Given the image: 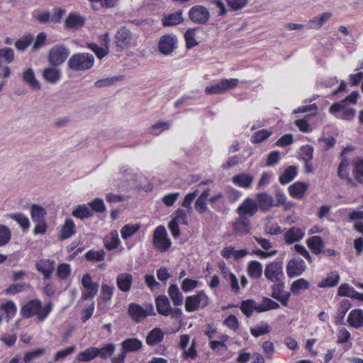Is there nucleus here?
Instances as JSON below:
<instances>
[{"label":"nucleus","mask_w":363,"mask_h":363,"mask_svg":"<svg viewBox=\"0 0 363 363\" xmlns=\"http://www.w3.org/2000/svg\"><path fill=\"white\" fill-rule=\"evenodd\" d=\"M304 232L297 227H292L289 229L284 235V240L288 244H292L302 239Z\"/></svg>","instance_id":"obj_21"},{"label":"nucleus","mask_w":363,"mask_h":363,"mask_svg":"<svg viewBox=\"0 0 363 363\" xmlns=\"http://www.w3.org/2000/svg\"><path fill=\"white\" fill-rule=\"evenodd\" d=\"M99 348L89 347L78 354V359L82 362H89L99 356Z\"/></svg>","instance_id":"obj_39"},{"label":"nucleus","mask_w":363,"mask_h":363,"mask_svg":"<svg viewBox=\"0 0 363 363\" xmlns=\"http://www.w3.org/2000/svg\"><path fill=\"white\" fill-rule=\"evenodd\" d=\"M258 313H262L271 309H276L279 307L278 303L267 297L263 298L262 303L258 304Z\"/></svg>","instance_id":"obj_44"},{"label":"nucleus","mask_w":363,"mask_h":363,"mask_svg":"<svg viewBox=\"0 0 363 363\" xmlns=\"http://www.w3.org/2000/svg\"><path fill=\"white\" fill-rule=\"evenodd\" d=\"M182 19V11H177L174 13L169 14L162 19V23H181Z\"/></svg>","instance_id":"obj_62"},{"label":"nucleus","mask_w":363,"mask_h":363,"mask_svg":"<svg viewBox=\"0 0 363 363\" xmlns=\"http://www.w3.org/2000/svg\"><path fill=\"white\" fill-rule=\"evenodd\" d=\"M189 16L194 23H206L209 18V13L203 6H196L190 9Z\"/></svg>","instance_id":"obj_15"},{"label":"nucleus","mask_w":363,"mask_h":363,"mask_svg":"<svg viewBox=\"0 0 363 363\" xmlns=\"http://www.w3.org/2000/svg\"><path fill=\"white\" fill-rule=\"evenodd\" d=\"M99 355L103 359L110 357L115 351V345L113 343H109L99 349Z\"/></svg>","instance_id":"obj_54"},{"label":"nucleus","mask_w":363,"mask_h":363,"mask_svg":"<svg viewBox=\"0 0 363 363\" xmlns=\"http://www.w3.org/2000/svg\"><path fill=\"white\" fill-rule=\"evenodd\" d=\"M270 331V327L267 323H265L264 325L257 326V328H252L250 329L251 334L255 337H258L262 335L269 333Z\"/></svg>","instance_id":"obj_58"},{"label":"nucleus","mask_w":363,"mask_h":363,"mask_svg":"<svg viewBox=\"0 0 363 363\" xmlns=\"http://www.w3.org/2000/svg\"><path fill=\"white\" fill-rule=\"evenodd\" d=\"M70 273L71 269L69 264L63 263L59 264L57 267V274L60 279H67L69 276Z\"/></svg>","instance_id":"obj_57"},{"label":"nucleus","mask_w":363,"mask_h":363,"mask_svg":"<svg viewBox=\"0 0 363 363\" xmlns=\"http://www.w3.org/2000/svg\"><path fill=\"white\" fill-rule=\"evenodd\" d=\"M169 122L168 121H158L152 125V133L157 135L162 130L169 129Z\"/></svg>","instance_id":"obj_61"},{"label":"nucleus","mask_w":363,"mask_h":363,"mask_svg":"<svg viewBox=\"0 0 363 363\" xmlns=\"http://www.w3.org/2000/svg\"><path fill=\"white\" fill-rule=\"evenodd\" d=\"M114 287L108 284H102L100 298L104 301H110L113 294Z\"/></svg>","instance_id":"obj_52"},{"label":"nucleus","mask_w":363,"mask_h":363,"mask_svg":"<svg viewBox=\"0 0 363 363\" xmlns=\"http://www.w3.org/2000/svg\"><path fill=\"white\" fill-rule=\"evenodd\" d=\"M168 294L174 306H181L183 303V296L176 284L169 286Z\"/></svg>","instance_id":"obj_34"},{"label":"nucleus","mask_w":363,"mask_h":363,"mask_svg":"<svg viewBox=\"0 0 363 363\" xmlns=\"http://www.w3.org/2000/svg\"><path fill=\"white\" fill-rule=\"evenodd\" d=\"M120 244V240L118 238V233L115 230L111 232L104 239L105 247L108 250H111L118 247Z\"/></svg>","instance_id":"obj_37"},{"label":"nucleus","mask_w":363,"mask_h":363,"mask_svg":"<svg viewBox=\"0 0 363 363\" xmlns=\"http://www.w3.org/2000/svg\"><path fill=\"white\" fill-rule=\"evenodd\" d=\"M340 281V276L337 274L332 272L326 278L322 279L318 286L320 288L333 287L335 286Z\"/></svg>","instance_id":"obj_40"},{"label":"nucleus","mask_w":363,"mask_h":363,"mask_svg":"<svg viewBox=\"0 0 363 363\" xmlns=\"http://www.w3.org/2000/svg\"><path fill=\"white\" fill-rule=\"evenodd\" d=\"M1 310L6 314L7 321L10 320L16 313V307L13 301H9L1 305Z\"/></svg>","instance_id":"obj_43"},{"label":"nucleus","mask_w":363,"mask_h":363,"mask_svg":"<svg viewBox=\"0 0 363 363\" xmlns=\"http://www.w3.org/2000/svg\"><path fill=\"white\" fill-rule=\"evenodd\" d=\"M115 38L116 46L123 50L130 44L133 34L125 26H122L118 30Z\"/></svg>","instance_id":"obj_13"},{"label":"nucleus","mask_w":363,"mask_h":363,"mask_svg":"<svg viewBox=\"0 0 363 363\" xmlns=\"http://www.w3.org/2000/svg\"><path fill=\"white\" fill-rule=\"evenodd\" d=\"M54 264L53 260L42 259L36 263V269L39 272L43 274L45 279H49L54 269Z\"/></svg>","instance_id":"obj_20"},{"label":"nucleus","mask_w":363,"mask_h":363,"mask_svg":"<svg viewBox=\"0 0 363 363\" xmlns=\"http://www.w3.org/2000/svg\"><path fill=\"white\" fill-rule=\"evenodd\" d=\"M310 287V283L303 279H298L294 281L291 285V291L294 294H298L301 290L308 289Z\"/></svg>","instance_id":"obj_42"},{"label":"nucleus","mask_w":363,"mask_h":363,"mask_svg":"<svg viewBox=\"0 0 363 363\" xmlns=\"http://www.w3.org/2000/svg\"><path fill=\"white\" fill-rule=\"evenodd\" d=\"M150 311L151 312L148 313L140 305L132 303L129 305L128 313L133 320L136 323H139L149 315H155V313L154 312L153 308L152 306L150 308Z\"/></svg>","instance_id":"obj_9"},{"label":"nucleus","mask_w":363,"mask_h":363,"mask_svg":"<svg viewBox=\"0 0 363 363\" xmlns=\"http://www.w3.org/2000/svg\"><path fill=\"white\" fill-rule=\"evenodd\" d=\"M352 174L356 182L363 184V158H357L352 162Z\"/></svg>","instance_id":"obj_29"},{"label":"nucleus","mask_w":363,"mask_h":363,"mask_svg":"<svg viewBox=\"0 0 363 363\" xmlns=\"http://www.w3.org/2000/svg\"><path fill=\"white\" fill-rule=\"evenodd\" d=\"M164 337V332L160 328H155L149 332L146 337V343L153 346L162 341Z\"/></svg>","instance_id":"obj_22"},{"label":"nucleus","mask_w":363,"mask_h":363,"mask_svg":"<svg viewBox=\"0 0 363 363\" xmlns=\"http://www.w3.org/2000/svg\"><path fill=\"white\" fill-rule=\"evenodd\" d=\"M284 282L277 283L272 286V291L271 296L281 302V303L286 306L290 298V293L284 291Z\"/></svg>","instance_id":"obj_16"},{"label":"nucleus","mask_w":363,"mask_h":363,"mask_svg":"<svg viewBox=\"0 0 363 363\" xmlns=\"http://www.w3.org/2000/svg\"><path fill=\"white\" fill-rule=\"evenodd\" d=\"M93 212L86 205H78L73 210L72 215L77 218L84 220L93 216Z\"/></svg>","instance_id":"obj_32"},{"label":"nucleus","mask_w":363,"mask_h":363,"mask_svg":"<svg viewBox=\"0 0 363 363\" xmlns=\"http://www.w3.org/2000/svg\"><path fill=\"white\" fill-rule=\"evenodd\" d=\"M154 246L162 252L167 251L171 246V241L167 236L164 226H158L153 233Z\"/></svg>","instance_id":"obj_7"},{"label":"nucleus","mask_w":363,"mask_h":363,"mask_svg":"<svg viewBox=\"0 0 363 363\" xmlns=\"http://www.w3.org/2000/svg\"><path fill=\"white\" fill-rule=\"evenodd\" d=\"M10 218L16 221L23 229H28L30 225L28 218L21 213L11 214Z\"/></svg>","instance_id":"obj_50"},{"label":"nucleus","mask_w":363,"mask_h":363,"mask_svg":"<svg viewBox=\"0 0 363 363\" xmlns=\"http://www.w3.org/2000/svg\"><path fill=\"white\" fill-rule=\"evenodd\" d=\"M23 80L31 86L33 89H40V84L35 77L34 72L32 68L27 69L23 73Z\"/></svg>","instance_id":"obj_31"},{"label":"nucleus","mask_w":363,"mask_h":363,"mask_svg":"<svg viewBox=\"0 0 363 363\" xmlns=\"http://www.w3.org/2000/svg\"><path fill=\"white\" fill-rule=\"evenodd\" d=\"M323 151H328L336 144V139L333 136L320 137L318 140Z\"/></svg>","instance_id":"obj_45"},{"label":"nucleus","mask_w":363,"mask_h":363,"mask_svg":"<svg viewBox=\"0 0 363 363\" xmlns=\"http://www.w3.org/2000/svg\"><path fill=\"white\" fill-rule=\"evenodd\" d=\"M264 276L268 280L273 283L277 284L283 282V262L277 261L268 264L264 269Z\"/></svg>","instance_id":"obj_5"},{"label":"nucleus","mask_w":363,"mask_h":363,"mask_svg":"<svg viewBox=\"0 0 363 363\" xmlns=\"http://www.w3.org/2000/svg\"><path fill=\"white\" fill-rule=\"evenodd\" d=\"M121 347L126 353H128L140 350L143 343L138 338H128L121 342Z\"/></svg>","instance_id":"obj_24"},{"label":"nucleus","mask_w":363,"mask_h":363,"mask_svg":"<svg viewBox=\"0 0 363 363\" xmlns=\"http://www.w3.org/2000/svg\"><path fill=\"white\" fill-rule=\"evenodd\" d=\"M251 230V223L248 218L242 216L235 219L233 225L234 234L237 235H244L250 233Z\"/></svg>","instance_id":"obj_14"},{"label":"nucleus","mask_w":363,"mask_h":363,"mask_svg":"<svg viewBox=\"0 0 363 363\" xmlns=\"http://www.w3.org/2000/svg\"><path fill=\"white\" fill-rule=\"evenodd\" d=\"M272 134V131H269L266 129H262L261 130L257 131L252 136V142L253 143H262L266 140Z\"/></svg>","instance_id":"obj_47"},{"label":"nucleus","mask_w":363,"mask_h":363,"mask_svg":"<svg viewBox=\"0 0 363 363\" xmlns=\"http://www.w3.org/2000/svg\"><path fill=\"white\" fill-rule=\"evenodd\" d=\"M52 308V303H48L42 308L39 300H32L26 303L21 309V314L25 318L37 315L39 320H43L50 313Z\"/></svg>","instance_id":"obj_1"},{"label":"nucleus","mask_w":363,"mask_h":363,"mask_svg":"<svg viewBox=\"0 0 363 363\" xmlns=\"http://www.w3.org/2000/svg\"><path fill=\"white\" fill-rule=\"evenodd\" d=\"M69 55V50L63 45H56L48 52V60L52 67L63 64Z\"/></svg>","instance_id":"obj_3"},{"label":"nucleus","mask_w":363,"mask_h":363,"mask_svg":"<svg viewBox=\"0 0 363 363\" xmlns=\"http://www.w3.org/2000/svg\"><path fill=\"white\" fill-rule=\"evenodd\" d=\"M46 210L38 204H33L30 207V216L33 222L45 221Z\"/></svg>","instance_id":"obj_26"},{"label":"nucleus","mask_w":363,"mask_h":363,"mask_svg":"<svg viewBox=\"0 0 363 363\" xmlns=\"http://www.w3.org/2000/svg\"><path fill=\"white\" fill-rule=\"evenodd\" d=\"M258 307L254 299L244 300L240 304V310L247 318L250 317L255 311L258 312Z\"/></svg>","instance_id":"obj_30"},{"label":"nucleus","mask_w":363,"mask_h":363,"mask_svg":"<svg viewBox=\"0 0 363 363\" xmlns=\"http://www.w3.org/2000/svg\"><path fill=\"white\" fill-rule=\"evenodd\" d=\"M1 58H4L8 64L14 60V52L11 48H0V67H1Z\"/></svg>","instance_id":"obj_49"},{"label":"nucleus","mask_w":363,"mask_h":363,"mask_svg":"<svg viewBox=\"0 0 363 363\" xmlns=\"http://www.w3.org/2000/svg\"><path fill=\"white\" fill-rule=\"evenodd\" d=\"M238 79H223L220 82L206 86L205 92L208 95L221 94L224 92L235 88L238 86Z\"/></svg>","instance_id":"obj_4"},{"label":"nucleus","mask_w":363,"mask_h":363,"mask_svg":"<svg viewBox=\"0 0 363 363\" xmlns=\"http://www.w3.org/2000/svg\"><path fill=\"white\" fill-rule=\"evenodd\" d=\"M297 174L295 166H289L284 172L280 176L279 182L281 184H286L291 182Z\"/></svg>","instance_id":"obj_41"},{"label":"nucleus","mask_w":363,"mask_h":363,"mask_svg":"<svg viewBox=\"0 0 363 363\" xmlns=\"http://www.w3.org/2000/svg\"><path fill=\"white\" fill-rule=\"evenodd\" d=\"M351 308V303L349 300L347 299H343L340 302V309L337 313V318L340 320V323H341V321L345 318V314L349 311V309Z\"/></svg>","instance_id":"obj_53"},{"label":"nucleus","mask_w":363,"mask_h":363,"mask_svg":"<svg viewBox=\"0 0 363 363\" xmlns=\"http://www.w3.org/2000/svg\"><path fill=\"white\" fill-rule=\"evenodd\" d=\"M140 228V225H125L121 230V236L123 239L126 240L133 236Z\"/></svg>","instance_id":"obj_46"},{"label":"nucleus","mask_w":363,"mask_h":363,"mask_svg":"<svg viewBox=\"0 0 363 363\" xmlns=\"http://www.w3.org/2000/svg\"><path fill=\"white\" fill-rule=\"evenodd\" d=\"M60 70L55 67L45 68L43 71V79L51 84H55L57 82L60 80Z\"/></svg>","instance_id":"obj_23"},{"label":"nucleus","mask_w":363,"mask_h":363,"mask_svg":"<svg viewBox=\"0 0 363 363\" xmlns=\"http://www.w3.org/2000/svg\"><path fill=\"white\" fill-rule=\"evenodd\" d=\"M33 41L31 36H25L23 38L18 40L16 43V48L19 50H24Z\"/></svg>","instance_id":"obj_63"},{"label":"nucleus","mask_w":363,"mask_h":363,"mask_svg":"<svg viewBox=\"0 0 363 363\" xmlns=\"http://www.w3.org/2000/svg\"><path fill=\"white\" fill-rule=\"evenodd\" d=\"M307 187L308 185L304 183L296 182L289 187V192L292 197L301 198L303 196Z\"/></svg>","instance_id":"obj_33"},{"label":"nucleus","mask_w":363,"mask_h":363,"mask_svg":"<svg viewBox=\"0 0 363 363\" xmlns=\"http://www.w3.org/2000/svg\"><path fill=\"white\" fill-rule=\"evenodd\" d=\"M177 39L176 36L166 34L162 35L158 43V50L162 55L171 54L177 47Z\"/></svg>","instance_id":"obj_8"},{"label":"nucleus","mask_w":363,"mask_h":363,"mask_svg":"<svg viewBox=\"0 0 363 363\" xmlns=\"http://www.w3.org/2000/svg\"><path fill=\"white\" fill-rule=\"evenodd\" d=\"M89 206L91 207V210L96 213H104L106 211V206L104 201L101 199L96 198L92 201L89 203Z\"/></svg>","instance_id":"obj_51"},{"label":"nucleus","mask_w":363,"mask_h":363,"mask_svg":"<svg viewBox=\"0 0 363 363\" xmlns=\"http://www.w3.org/2000/svg\"><path fill=\"white\" fill-rule=\"evenodd\" d=\"M85 257L88 261L100 262L105 259V252L104 250H89L85 254Z\"/></svg>","instance_id":"obj_48"},{"label":"nucleus","mask_w":363,"mask_h":363,"mask_svg":"<svg viewBox=\"0 0 363 363\" xmlns=\"http://www.w3.org/2000/svg\"><path fill=\"white\" fill-rule=\"evenodd\" d=\"M133 281V276L128 273H121L116 278L117 286L123 292H128L130 290Z\"/></svg>","instance_id":"obj_18"},{"label":"nucleus","mask_w":363,"mask_h":363,"mask_svg":"<svg viewBox=\"0 0 363 363\" xmlns=\"http://www.w3.org/2000/svg\"><path fill=\"white\" fill-rule=\"evenodd\" d=\"M302 159L306 163H308L313 159V147L311 145H305L301 148Z\"/></svg>","instance_id":"obj_59"},{"label":"nucleus","mask_w":363,"mask_h":363,"mask_svg":"<svg viewBox=\"0 0 363 363\" xmlns=\"http://www.w3.org/2000/svg\"><path fill=\"white\" fill-rule=\"evenodd\" d=\"M258 211L256 201L251 198L245 199L237 208V213L240 217L254 216Z\"/></svg>","instance_id":"obj_10"},{"label":"nucleus","mask_w":363,"mask_h":363,"mask_svg":"<svg viewBox=\"0 0 363 363\" xmlns=\"http://www.w3.org/2000/svg\"><path fill=\"white\" fill-rule=\"evenodd\" d=\"M201 29L199 27L188 29L185 34L184 38L186 41V48L187 49H191L200 43V36L199 34L201 32Z\"/></svg>","instance_id":"obj_17"},{"label":"nucleus","mask_w":363,"mask_h":363,"mask_svg":"<svg viewBox=\"0 0 363 363\" xmlns=\"http://www.w3.org/2000/svg\"><path fill=\"white\" fill-rule=\"evenodd\" d=\"M157 311L159 314L168 316L171 313V305L168 298L165 295L159 296L156 300Z\"/></svg>","instance_id":"obj_19"},{"label":"nucleus","mask_w":363,"mask_h":363,"mask_svg":"<svg viewBox=\"0 0 363 363\" xmlns=\"http://www.w3.org/2000/svg\"><path fill=\"white\" fill-rule=\"evenodd\" d=\"M350 325L355 328L363 326V311L361 309L352 310L347 319Z\"/></svg>","instance_id":"obj_25"},{"label":"nucleus","mask_w":363,"mask_h":363,"mask_svg":"<svg viewBox=\"0 0 363 363\" xmlns=\"http://www.w3.org/2000/svg\"><path fill=\"white\" fill-rule=\"evenodd\" d=\"M99 286H89V288H84L82 291V298L83 300L92 299L96 295L99 291Z\"/></svg>","instance_id":"obj_56"},{"label":"nucleus","mask_w":363,"mask_h":363,"mask_svg":"<svg viewBox=\"0 0 363 363\" xmlns=\"http://www.w3.org/2000/svg\"><path fill=\"white\" fill-rule=\"evenodd\" d=\"M307 245L315 255H319L323 252V248L325 245L323 240L320 236L314 235L308 238Z\"/></svg>","instance_id":"obj_27"},{"label":"nucleus","mask_w":363,"mask_h":363,"mask_svg":"<svg viewBox=\"0 0 363 363\" xmlns=\"http://www.w3.org/2000/svg\"><path fill=\"white\" fill-rule=\"evenodd\" d=\"M305 269V262L300 257L290 259L286 266V273L289 277L299 276Z\"/></svg>","instance_id":"obj_12"},{"label":"nucleus","mask_w":363,"mask_h":363,"mask_svg":"<svg viewBox=\"0 0 363 363\" xmlns=\"http://www.w3.org/2000/svg\"><path fill=\"white\" fill-rule=\"evenodd\" d=\"M104 40L105 41V47L104 48H101L95 43H89V48L96 54V55L99 59H101L104 57H105L108 52V48L107 45L108 41V34L106 33L105 35H104Z\"/></svg>","instance_id":"obj_35"},{"label":"nucleus","mask_w":363,"mask_h":363,"mask_svg":"<svg viewBox=\"0 0 363 363\" xmlns=\"http://www.w3.org/2000/svg\"><path fill=\"white\" fill-rule=\"evenodd\" d=\"M173 220H176L178 223H180L184 225H187L188 222L186 220V213L185 211L181 208H178L174 212V216L172 218Z\"/></svg>","instance_id":"obj_64"},{"label":"nucleus","mask_w":363,"mask_h":363,"mask_svg":"<svg viewBox=\"0 0 363 363\" xmlns=\"http://www.w3.org/2000/svg\"><path fill=\"white\" fill-rule=\"evenodd\" d=\"M208 304V297L203 291H199L196 294L188 296L185 302V308L189 312H193L199 306L203 308Z\"/></svg>","instance_id":"obj_6"},{"label":"nucleus","mask_w":363,"mask_h":363,"mask_svg":"<svg viewBox=\"0 0 363 363\" xmlns=\"http://www.w3.org/2000/svg\"><path fill=\"white\" fill-rule=\"evenodd\" d=\"M232 179L235 184L247 189L250 186L254 177L250 174H240L235 175Z\"/></svg>","instance_id":"obj_28"},{"label":"nucleus","mask_w":363,"mask_h":363,"mask_svg":"<svg viewBox=\"0 0 363 363\" xmlns=\"http://www.w3.org/2000/svg\"><path fill=\"white\" fill-rule=\"evenodd\" d=\"M248 274L251 278L258 279L262 274V264L258 261H252L250 262L247 268Z\"/></svg>","instance_id":"obj_38"},{"label":"nucleus","mask_w":363,"mask_h":363,"mask_svg":"<svg viewBox=\"0 0 363 363\" xmlns=\"http://www.w3.org/2000/svg\"><path fill=\"white\" fill-rule=\"evenodd\" d=\"M76 232L74 221L69 218L67 219L62 228L60 238L62 239H67L74 235Z\"/></svg>","instance_id":"obj_36"},{"label":"nucleus","mask_w":363,"mask_h":363,"mask_svg":"<svg viewBox=\"0 0 363 363\" xmlns=\"http://www.w3.org/2000/svg\"><path fill=\"white\" fill-rule=\"evenodd\" d=\"M224 324L233 331H236L239 328V322L235 315L228 316L224 320Z\"/></svg>","instance_id":"obj_60"},{"label":"nucleus","mask_w":363,"mask_h":363,"mask_svg":"<svg viewBox=\"0 0 363 363\" xmlns=\"http://www.w3.org/2000/svg\"><path fill=\"white\" fill-rule=\"evenodd\" d=\"M11 240V231L5 225H0V246L6 245Z\"/></svg>","instance_id":"obj_55"},{"label":"nucleus","mask_w":363,"mask_h":363,"mask_svg":"<svg viewBox=\"0 0 363 363\" xmlns=\"http://www.w3.org/2000/svg\"><path fill=\"white\" fill-rule=\"evenodd\" d=\"M94 62V57L91 54L77 53L71 56L67 62V66L72 71H85L93 66Z\"/></svg>","instance_id":"obj_2"},{"label":"nucleus","mask_w":363,"mask_h":363,"mask_svg":"<svg viewBox=\"0 0 363 363\" xmlns=\"http://www.w3.org/2000/svg\"><path fill=\"white\" fill-rule=\"evenodd\" d=\"M257 209L262 212H268L272 207H275L274 198L266 192L255 194Z\"/></svg>","instance_id":"obj_11"}]
</instances>
